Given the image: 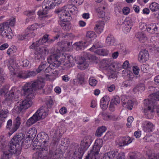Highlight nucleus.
<instances>
[{"mask_svg": "<svg viewBox=\"0 0 159 159\" xmlns=\"http://www.w3.org/2000/svg\"><path fill=\"white\" fill-rule=\"evenodd\" d=\"M62 157V155L61 154L55 153L51 157L48 158L47 159H61Z\"/></svg>", "mask_w": 159, "mask_h": 159, "instance_id": "52", "label": "nucleus"}, {"mask_svg": "<svg viewBox=\"0 0 159 159\" xmlns=\"http://www.w3.org/2000/svg\"><path fill=\"white\" fill-rule=\"evenodd\" d=\"M20 92L15 88H12L9 94V99L11 100L17 101L18 100Z\"/></svg>", "mask_w": 159, "mask_h": 159, "instance_id": "15", "label": "nucleus"}, {"mask_svg": "<svg viewBox=\"0 0 159 159\" xmlns=\"http://www.w3.org/2000/svg\"><path fill=\"white\" fill-rule=\"evenodd\" d=\"M7 66L10 71H13L16 67V63L13 58L10 59L8 61Z\"/></svg>", "mask_w": 159, "mask_h": 159, "instance_id": "26", "label": "nucleus"}, {"mask_svg": "<svg viewBox=\"0 0 159 159\" xmlns=\"http://www.w3.org/2000/svg\"><path fill=\"white\" fill-rule=\"evenodd\" d=\"M142 128L144 132H151L154 130L155 125L149 121L145 120L142 123Z\"/></svg>", "mask_w": 159, "mask_h": 159, "instance_id": "11", "label": "nucleus"}, {"mask_svg": "<svg viewBox=\"0 0 159 159\" xmlns=\"http://www.w3.org/2000/svg\"><path fill=\"white\" fill-rule=\"evenodd\" d=\"M86 37L88 38L92 39L96 37V35L95 33L93 31H89L87 32L86 35Z\"/></svg>", "mask_w": 159, "mask_h": 159, "instance_id": "48", "label": "nucleus"}, {"mask_svg": "<svg viewBox=\"0 0 159 159\" xmlns=\"http://www.w3.org/2000/svg\"><path fill=\"white\" fill-rule=\"evenodd\" d=\"M9 149V145L8 146H6L4 143H2L1 141H0V150H3V154L1 158L4 155V152L7 151V152L9 153L8 150Z\"/></svg>", "mask_w": 159, "mask_h": 159, "instance_id": "42", "label": "nucleus"}, {"mask_svg": "<svg viewBox=\"0 0 159 159\" xmlns=\"http://www.w3.org/2000/svg\"><path fill=\"white\" fill-rule=\"evenodd\" d=\"M122 138L125 146L128 145L131 143L132 141L131 139L129 136H127L124 137H122Z\"/></svg>", "mask_w": 159, "mask_h": 159, "instance_id": "49", "label": "nucleus"}, {"mask_svg": "<svg viewBox=\"0 0 159 159\" xmlns=\"http://www.w3.org/2000/svg\"><path fill=\"white\" fill-rule=\"evenodd\" d=\"M149 159H159V154H155V153H152L151 155L148 156Z\"/></svg>", "mask_w": 159, "mask_h": 159, "instance_id": "61", "label": "nucleus"}, {"mask_svg": "<svg viewBox=\"0 0 159 159\" xmlns=\"http://www.w3.org/2000/svg\"><path fill=\"white\" fill-rule=\"evenodd\" d=\"M103 140L102 139H97L95 141L92 149L88 154L85 159H97L100 148L102 146Z\"/></svg>", "mask_w": 159, "mask_h": 159, "instance_id": "5", "label": "nucleus"}, {"mask_svg": "<svg viewBox=\"0 0 159 159\" xmlns=\"http://www.w3.org/2000/svg\"><path fill=\"white\" fill-rule=\"evenodd\" d=\"M48 111L47 107H42L28 119L26 123L27 126H30L41 119L44 118L48 115Z\"/></svg>", "mask_w": 159, "mask_h": 159, "instance_id": "3", "label": "nucleus"}, {"mask_svg": "<svg viewBox=\"0 0 159 159\" xmlns=\"http://www.w3.org/2000/svg\"><path fill=\"white\" fill-rule=\"evenodd\" d=\"M21 118L20 117L17 116L15 118L13 122V127L12 128L11 131L8 132L9 136L11 135L19 128L21 124Z\"/></svg>", "mask_w": 159, "mask_h": 159, "instance_id": "13", "label": "nucleus"}, {"mask_svg": "<svg viewBox=\"0 0 159 159\" xmlns=\"http://www.w3.org/2000/svg\"><path fill=\"white\" fill-rule=\"evenodd\" d=\"M152 104L155 103L156 101H159V91L155 93L150 94L148 99Z\"/></svg>", "mask_w": 159, "mask_h": 159, "instance_id": "23", "label": "nucleus"}, {"mask_svg": "<svg viewBox=\"0 0 159 159\" xmlns=\"http://www.w3.org/2000/svg\"><path fill=\"white\" fill-rule=\"evenodd\" d=\"M92 142L91 137L90 136H86L84 137L83 140H82L80 146L76 143L74 145V148L75 150L74 152V156L77 158H81L83 156L84 152L86 150Z\"/></svg>", "mask_w": 159, "mask_h": 159, "instance_id": "2", "label": "nucleus"}, {"mask_svg": "<svg viewBox=\"0 0 159 159\" xmlns=\"http://www.w3.org/2000/svg\"><path fill=\"white\" fill-rule=\"evenodd\" d=\"M129 100L128 99V98L125 96H122L121 97V101L123 107H125V104Z\"/></svg>", "mask_w": 159, "mask_h": 159, "instance_id": "53", "label": "nucleus"}, {"mask_svg": "<svg viewBox=\"0 0 159 159\" xmlns=\"http://www.w3.org/2000/svg\"><path fill=\"white\" fill-rule=\"evenodd\" d=\"M104 25L103 23L99 22L97 23L95 25L94 28V30L95 31L98 33H100L102 31L103 26Z\"/></svg>", "mask_w": 159, "mask_h": 159, "instance_id": "35", "label": "nucleus"}, {"mask_svg": "<svg viewBox=\"0 0 159 159\" xmlns=\"http://www.w3.org/2000/svg\"><path fill=\"white\" fill-rule=\"evenodd\" d=\"M149 57L148 51L144 49L140 51L139 55L138 60L140 62H143L147 61Z\"/></svg>", "mask_w": 159, "mask_h": 159, "instance_id": "17", "label": "nucleus"}, {"mask_svg": "<svg viewBox=\"0 0 159 159\" xmlns=\"http://www.w3.org/2000/svg\"><path fill=\"white\" fill-rule=\"evenodd\" d=\"M38 28V24H35L29 26L27 28L30 30L33 31L34 30H36Z\"/></svg>", "mask_w": 159, "mask_h": 159, "instance_id": "58", "label": "nucleus"}, {"mask_svg": "<svg viewBox=\"0 0 159 159\" xmlns=\"http://www.w3.org/2000/svg\"><path fill=\"white\" fill-rule=\"evenodd\" d=\"M53 103L52 100L49 97L47 100L46 103L47 107L48 108H51L52 105Z\"/></svg>", "mask_w": 159, "mask_h": 159, "instance_id": "60", "label": "nucleus"}, {"mask_svg": "<svg viewBox=\"0 0 159 159\" xmlns=\"http://www.w3.org/2000/svg\"><path fill=\"white\" fill-rule=\"evenodd\" d=\"M16 52V49L13 48H10L7 50V53L9 56H10L13 53Z\"/></svg>", "mask_w": 159, "mask_h": 159, "instance_id": "63", "label": "nucleus"}, {"mask_svg": "<svg viewBox=\"0 0 159 159\" xmlns=\"http://www.w3.org/2000/svg\"><path fill=\"white\" fill-rule=\"evenodd\" d=\"M109 67L113 71H115L119 69V66L116 63H111Z\"/></svg>", "mask_w": 159, "mask_h": 159, "instance_id": "51", "label": "nucleus"}, {"mask_svg": "<svg viewBox=\"0 0 159 159\" xmlns=\"http://www.w3.org/2000/svg\"><path fill=\"white\" fill-rule=\"evenodd\" d=\"M67 10H68L69 12L70 13H73L72 14H75L77 13L78 12V9L76 7L73 5H67Z\"/></svg>", "mask_w": 159, "mask_h": 159, "instance_id": "38", "label": "nucleus"}, {"mask_svg": "<svg viewBox=\"0 0 159 159\" xmlns=\"http://www.w3.org/2000/svg\"><path fill=\"white\" fill-rule=\"evenodd\" d=\"M52 0H44L43 2L42 7L43 9H47L48 10L52 8L53 7Z\"/></svg>", "mask_w": 159, "mask_h": 159, "instance_id": "20", "label": "nucleus"}, {"mask_svg": "<svg viewBox=\"0 0 159 159\" xmlns=\"http://www.w3.org/2000/svg\"><path fill=\"white\" fill-rule=\"evenodd\" d=\"M36 132L37 130L35 128L30 129L28 132V134H29L28 137L31 138H34L36 136Z\"/></svg>", "mask_w": 159, "mask_h": 159, "instance_id": "40", "label": "nucleus"}, {"mask_svg": "<svg viewBox=\"0 0 159 159\" xmlns=\"http://www.w3.org/2000/svg\"><path fill=\"white\" fill-rule=\"evenodd\" d=\"M1 24L0 25V35L2 34V35L4 38L8 39H10L12 38L11 33L10 31L7 30V26L4 27Z\"/></svg>", "mask_w": 159, "mask_h": 159, "instance_id": "16", "label": "nucleus"}, {"mask_svg": "<svg viewBox=\"0 0 159 159\" xmlns=\"http://www.w3.org/2000/svg\"><path fill=\"white\" fill-rule=\"evenodd\" d=\"M36 72V71H26V78L35 76L37 74Z\"/></svg>", "mask_w": 159, "mask_h": 159, "instance_id": "54", "label": "nucleus"}, {"mask_svg": "<svg viewBox=\"0 0 159 159\" xmlns=\"http://www.w3.org/2000/svg\"><path fill=\"white\" fill-rule=\"evenodd\" d=\"M120 103V99L118 96H116L113 98L111 100L110 103L109 108L110 110L111 111H115V106L119 104Z\"/></svg>", "mask_w": 159, "mask_h": 159, "instance_id": "19", "label": "nucleus"}, {"mask_svg": "<svg viewBox=\"0 0 159 159\" xmlns=\"http://www.w3.org/2000/svg\"><path fill=\"white\" fill-rule=\"evenodd\" d=\"M86 43L87 42L85 41H80L74 43L73 46L77 50H79L84 49L87 45Z\"/></svg>", "mask_w": 159, "mask_h": 159, "instance_id": "22", "label": "nucleus"}, {"mask_svg": "<svg viewBox=\"0 0 159 159\" xmlns=\"http://www.w3.org/2000/svg\"><path fill=\"white\" fill-rule=\"evenodd\" d=\"M105 9V7L104 6L98 7L96 9V12L99 17L103 18L104 16H105V13L103 11V10H104Z\"/></svg>", "mask_w": 159, "mask_h": 159, "instance_id": "32", "label": "nucleus"}, {"mask_svg": "<svg viewBox=\"0 0 159 159\" xmlns=\"http://www.w3.org/2000/svg\"><path fill=\"white\" fill-rule=\"evenodd\" d=\"M33 150L37 151L36 153L33 155L34 159H43V157L41 153V152L44 150L47 151L48 150L47 146L45 145L43 146L40 142L39 140L38 141V139L37 138L33 141Z\"/></svg>", "mask_w": 159, "mask_h": 159, "instance_id": "4", "label": "nucleus"}, {"mask_svg": "<svg viewBox=\"0 0 159 159\" xmlns=\"http://www.w3.org/2000/svg\"><path fill=\"white\" fill-rule=\"evenodd\" d=\"M124 23L126 26V27L129 30L131 29L134 23L133 20L129 18H127L125 20Z\"/></svg>", "mask_w": 159, "mask_h": 159, "instance_id": "37", "label": "nucleus"}, {"mask_svg": "<svg viewBox=\"0 0 159 159\" xmlns=\"http://www.w3.org/2000/svg\"><path fill=\"white\" fill-rule=\"evenodd\" d=\"M59 24L64 30L68 31L71 28V24L67 21H60Z\"/></svg>", "mask_w": 159, "mask_h": 159, "instance_id": "25", "label": "nucleus"}, {"mask_svg": "<svg viewBox=\"0 0 159 159\" xmlns=\"http://www.w3.org/2000/svg\"><path fill=\"white\" fill-rule=\"evenodd\" d=\"M16 23V18L15 17H13L7 20V22L1 24L3 26H7V30H8L9 26H14Z\"/></svg>", "mask_w": 159, "mask_h": 159, "instance_id": "21", "label": "nucleus"}, {"mask_svg": "<svg viewBox=\"0 0 159 159\" xmlns=\"http://www.w3.org/2000/svg\"><path fill=\"white\" fill-rule=\"evenodd\" d=\"M116 144L117 147H122L125 146L122 137L118 138L116 139Z\"/></svg>", "mask_w": 159, "mask_h": 159, "instance_id": "45", "label": "nucleus"}, {"mask_svg": "<svg viewBox=\"0 0 159 159\" xmlns=\"http://www.w3.org/2000/svg\"><path fill=\"white\" fill-rule=\"evenodd\" d=\"M84 75L85 74L83 72L79 73L77 75V79L80 84H82L84 82Z\"/></svg>", "mask_w": 159, "mask_h": 159, "instance_id": "41", "label": "nucleus"}, {"mask_svg": "<svg viewBox=\"0 0 159 159\" xmlns=\"http://www.w3.org/2000/svg\"><path fill=\"white\" fill-rule=\"evenodd\" d=\"M12 121L10 119L8 120L7 122L6 129H8L10 131L11 129H12Z\"/></svg>", "mask_w": 159, "mask_h": 159, "instance_id": "59", "label": "nucleus"}, {"mask_svg": "<svg viewBox=\"0 0 159 159\" xmlns=\"http://www.w3.org/2000/svg\"><path fill=\"white\" fill-rule=\"evenodd\" d=\"M156 24L151 23L148 25L147 31L151 34H156Z\"/></svg>", "mask_w": 159, "mask_h": 159, "instance_id": "30", "label": "nucleus"}, {"mask_svg": "<svg viewBox=\"0 0 159 159\" xmlns=\"http://www.w3.org/2000/svg\"><path fill=\"white\" fill-rule=\"evenodd\" d=\"M24 14L25 15L28 16L29 18L30 17V19L31 20H34L35 19V14L34 11H26L24 12Z\"/></svg>", "mask_w": 159, "mask_h": 159, "instance_id": "43", "label": "nucleus"}, {"mask_svg": "<svg viewBox=\"0 0 159 159\" xmlns=\"http://www.w3.org/2000/svg\"><path fill=\"white\" fill-rule=\"evenodd\" d=\"M48 35L47 34H45L43 37L42 38L40 39L38 41L36 42V45L37 46L41 45L44 43H46L48 42Z\"/></svg>", "mask_w": 159, "mask_h": 159, "instance_id": "36", "label": "nucleus"}, {"mask_svg": "<svg viewBox=\"0 0 159 159\" xmlns=\"http://www.w3.org/2000/svg\"><path fill=\"white\" fill-rule=\"evenodd\" d=\"M89 84L92 86H96L97 83V81L93 78H90L89 80Z\"/></svg>", "mask_w": 159, "mask_h": 159, "instance_id": "56", "label": "nucleus"}, {"mask_svg": "<svg viewBox=\"0 0 159 159\" xmlns=\"http://www.w3.org/2000/svg\"><path fill=\"white\" fill-rule=\"evenodd\" d=\"M47 63L46 61H44L42 62L40 65L38 67V68L36 70V71L37 73H39L42 71L45 68L46 66Z\"/></svg>", "mask_w": 159, "mask_h": 159, "instance_id": "46", "label": "nucleus"}, {"mask_svg": "<svg viewBox=\"0 0 159 159\" xmlns=\"http://www.w3.org/2000/svg\"><path fill=\"white\" fill-rule=\"evenodd\" d=\"M97 45H93L90 48V51H92L96 52L97 51V53L99 55L103 56H107L109 53V52L107 50L105 49H100L96 51H94V49H96L98 48Z\"/></svg>", "mask_w": 159, "mask_h": 159, "instance_id": "18", "label": "nucleus"}, {"mask_svg": "<svg viewBox=\"0 0 159 159\" xmlns=\"http://www.w3.org/2000/svg\"><path fill=\"white\" fill-rule=\"evenodd\" d=\"M149 7L152 11H156L159 9V5L156 2H153L150 5Z\"/></svg>", "mask_w": 159, "mask_h": 159, "instance_id": "44", "label": "nucleus"}, {"mask_svg": "<svg viewBox=\"0 0 159 159\" xmlns=\"http://www.w3.org/2000/svg\"><path fill=\"white\" fill-rule=\"evenodd\" d=\"M88 60L91 61H96L97 60V58L94 55H92L90 54L87 55Z\"/></svg>", "mask_w": 159, "mask_h": 159, "instance_id": "62", "label": "nucleus"}, {"mask_svg": "<svg viewBox=\"0 0 159 159\" xmlns=\"http://www.w3.org/2000/svg\"><path fill=\"white\" fill-rule=\"evenodd\" d=\"M103 100L104 99H101L100 102V106L101 108L103 110H105L108 107L107 103H107H106L105 104H103V102H103Z\"/></svg>", "mask_w": 159, "mask_h": 159, "instance_id": "57", "label": "nucleus"}, {"mask_svg": "<svg viewBox=\"0 0 159 159\" xmlns=\"http://www.w3.org/2000/svg\"><path fill=\"white\" fill-rule=\"evenodd\" d=\"M107 129V128L104 126L99 127L97 130L96 135L97 137H100Z\"/></svg>", "mask_w": 159, "mask_h": 159, "instance_id": "34", "label": "nucleus"}, {"mask_svg": "<svg viewBox=\"0 0 159 159\" xmlns=\"http://www.w3.org/2000/svg\"><path fill=\"white\" fill-rule=\"evenodd\" d=\"M70 143V141L67 139H63L61 140V144L64 147H68Z\"/></svg>", "mask_w": 159, "mask_h": 159, "instance_id": "50", "label": "nucleus"}, {"mask_svg": "<svg viewBox=\"0 0 159 159\" xmlns=\"http://www.w3.org/2000/svg\"><path fill=\"white\" fill-rule=\"evenodd\" d=\"M104 157L106 159H124L123 153H119L117 151H112L109 152L104 155Z\"/></svg>", "mask_w": 159, "mask_h": 159, "instance_id": "9", "label": "nucleus"}, {"mask_svg": "<svg viewBox=\"0 0 159 159\" xmlns=\"http://www.w3.org/2000/svg\"><path fill=\"white\" fill-rule=\"evenodd\" d=\"M136 37L142 43H143L147 40V38L144 33L142 32L137 33L135 35Z\"/></svg>", "mask_w": 159, "mask_h": 159, "instance_id": "28", "label": "nucleus"}, {"mask_svg": "<svg viewBox=\"0 0 159 159\" xmlns=\"http://www.w3.org/2000/svg\"><path fill=\"white\" fill-rule=\"evenodd\" d=\"M35 35V34L33 31L27 28L25 30V36L27 38H34Z\"/></svg>", "mask_w": 159, "mask_h": 159, "instance_id": "39", "label": "nucleus"}, {"mask_svg": "<svg viewBox=\"0 0 159 159\" xmlns=\"http://www.w3.org/2000/svg\"><path fill=\"white\" fill-rule=\"evenodd\" d=\"M64 6L62 8H58L55 10L54 12L58 14L61 21H68L70 19L71 15L68 10Z\"/></svg>", "mask_w": 159, "mask_h": 159, "instance_id": "7", "label": "nucleus"}, {"mask_svg": "<svg viewBox=\"0 0 159 159\" xmlns=\"http://www.w3.org/2000/svg\"><path fill=\"white\" fill-rule=\"evenodd\" d=\"M148 99L144 100L143 103L144 106V112L147 117L151 119L153 118L154 114L155 107Z\"/></svg>", "mask_w": 159, "mask_h": 159, "instance_id": "6", "label": "nucleus"}, {"mask_svg": "<svg viewBox=\"0 0 159 159\" xmlns=\"http://www.w3.org/2000/svg\"><path fill=\"white\" fill-rule=\"evenodd\" d=\"M16 76L19 78L26 79V71H20L16 74Z\"/></svg>", "mask_w": 159, "mask_h": 159, "instance_id": "47", "label": "nucleus"}, {"mask_svg": "<svg viewBox=\"0 0 159 159\" xmlns=\"http://www.w3.org/2000/svg\"><path fill=\"white\" fill-rule=\"evenodd\" d=\"M75 59L73 58V56H67L66 59L65 60L64 65H67V66H71L74 65L75 61Z\"/></svg>", "mask_w": 159, "mask_h": 159, "instance_id": "27", "label": "nucleus"}, {"mask_svg": "<svg viewBox=\"0 0 159 159\" xmlns=\"http://www.w3.org/2000/svg\"><path fill=\"white\" fill-rule=\"evenodd\" d=\"M106 43L108 45H115L116 44L114 37L111 34L108 35L107 36Z\"/></svg>", "mask_w": 159, "mask_h": 159, "instance_id": "29", "label": "nucleus"}, {"mask_svg": "<svg viewBox=\"0 0 159 159\" xmlns=\"http://www.w3.org/2000/svg\"><path fill=\"white\" fill-rule=\"evenodd\" d=\"M145 89V86L143 84H140L136 86L133 89V92L134 93L138 92L143 91Z\"/></svg>", "mask_w": 159, "mask_h": 159, "instance_id": "33", "label": "nucleus"}, {"mask_svg": "<svg viewBox=\"0 0 159 159\" xmlns=\"http://www.w3.org/2000/svg\"><path fill=\"white\" fill-rule=\"evenodd\" d=\"M78 68L82 70L86 69L89 65L88 60L84 57H81L80 58L78 61Z\"/></svg>", "mask_w": 159, "mask_h": 159, "instance_id": "14", "label": "nucleus"}, {"mask_svg": "<svg viewBox=\"0 0 159 159\" xmlns=\"http://www.w3.org/2000/svg\"><path fill=\"white\" fill-rule=\"evenodd\" d=\"M49 53L48 49L45 47L37 48L34 52V58L36 61H39L44 59V57Z\"/></svg>", "mask_w": 159, "mask_h": 159, "instance_id": "8", "label": "nucleus"}, {"mask_svg": "<svg viewBox=\"0 0 159 159\" xmlns=\"http://www.w3.org/2000/svg\"><path fill=\"white\" fill-rule=\"evenodd\" d=\"M125 105V108H127L130 110H131L132 109V107L133 105V103L131 100H129L126 103Z\"/></svg>", "mask_w": 159, "mask_h": 159, "instance_id": "55", "label": "nucleus"}, {"mask_svg": "<svg viewBox=\"0 0 159 159\" xmlns=\"http://www.w3.org/2000/svg\"><path fill=\"white\" fill-rule=\"evenodd\" d=\"M102 63L103 65V66L106 67H109L111 63V61H109L107 59H105L102 61Z\"/></svg>", "mask_w": 159, "mask_h": 159, "instance_id": "64", "label": "nucleus"}, {"mask_svg": "<svg viewBox=\"0 0 159 159\" xmlns=\"http://www.w3.org/2000/svg\"><path fill=\"white\" fill-rule=\"evenodd\" d=\"M132 73H128L127 75V80L122 83L123 87H130L134 84V79L136 78L137 76L133 75Z\"/></svg>", "mask_w": 159, "mask_h": 159, "instance_id": "10", "label": "nucleus"}, {"mask_svg": "<svg viewBox=\"0 0 159 159\" xmlns=\"http://www.w3.org/2000/svg\"><path fill=\"white\" fill-rule=\"evenodd\" d=\"M38 139H39V141L43 145V146L46 145L49 142V138L48 135L44 132H42L39 134L37 136Z\"/></svg>", "mask_w": 159, "mask_h": 159, "instance_id": "12", "label": "nucleus"}, {"mask_svg": "<svg viewBox=\"0 0 159 159\" xmlns=\"http://www.w3.org/2000/svg\"><path fill=\"white\" fill-rule=\"evenodd\" d=\"M60 56L57 54H54L51 55L47 58V61L48 63H51L55 61L59 60Z\"/></svg>", "mask_w": 159, "mask_h": 159, "instance_id": "31", "label": "nucleus"}, {"mask_svg": "<svg viewBox=\"0 0 159 159\" xmlns=\"http://www.w3.org/2000/svg\"><path fill=\"white\" fill-rule=\"evenodd\" d=\"M45 83L43 81L37 80L26 83L23 87V94L25 99L20 102L18 105L14 107V110L17 113L24 112L32 105V100L34 97V93L37 89L43 87Z\"/></svg>", "mask_w": 159, "mask_h": 159, "instance_id": "1", "label": "nucleus"}, {"mask_svg": "<svg viewBox=\"0 0 159 159\" xmlns=\"http://www.w3.org/2000/svg\"><path fill=\"white\" fill-rule=\"evenodd\" d=\"M48 63L50 64V67H47L45 71L46 73L49 72V70H50L51 71V70L52 69L51 67H53L54 68V69L58 67L61 65V62L59 60L57 61H53L51 63Z\"/></svg>", "mask_w": 159, "mask_h": 159, "instance_id": "24", "label": "nucleus"}]
</instances>
